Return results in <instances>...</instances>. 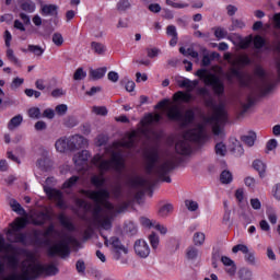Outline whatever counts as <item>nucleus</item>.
<instances>
[{"mask_svg":"<svg viewBox=\"0 0 280 280\" xmlns=\"http://www.w3.org/2000/svg\"><path fill=\"white\" fill-rule=\"evenodd\" d=\"M7 240L10 243H5L3 237L0 238V253H12V255L0 256V277L5 275V261L3 259H8V266L12 270H16L19 268V256L16 253H27L23 248H19L12 244H22L25 246L27 244V234L15 232L14 234H7Z\"/></svg>","mask_w":280,"mask_h":280,"instance_id":"nucleus-1","label":"nucleus"},{"mask_svg":"<svg viewBox=\"0 0 280 280\" xmlns=\"http://www.w3.org/2000/svg\"><path fill=\"white\" fill-rule=\"evenodd\" d=\"M255 73L256 80L254 82V88H252V93H256L258 97L270 95V93H272L280 84V71H257Z\"/></svg>","mask_w":280,"mask_h":280,"instance_id":"nucleus-2","label":"nucleus"},{"mask_svg":"<svg viewBox=\"0 0 280 280\" xmlns=\"http://www.w3.org/2000/svg\"><path fill=\"white\" fill-rule=\"evenodd\" d=\"M205 139V127H202V125H199L198 128L195 129H188L184 133V139L176 142L175 151L182 156H189V154H191V143L202 145Z\"/></svg>","mask_w":280,"mask_h":280,"instance_id":"nucleus-3","label":"nucleus"},{"mask_svg":"<svg viewBox=\"0 0 280 280\" xmlns=\"http://www.w3.org/2000/svg\"><path fill=\"white\" fill-rule=\"evenodd\" d=\"M166 117L171 121H179L182 128H189L196 121V112L194 109H187L183 115V110H180L178 105H171L167 108Z\"/></svg>","mask_w":280,"mask_h":280,"instance_id":"nucleus-4","label":"nucleus"},{"mask_svg":"<svg viewBox=\"0 0 280 280\" xmlns=\"http://www.w3.org/2000/svg\"><path fill=\"white\" fill-rule=\"evenodd\" d=\"M92 163L100 170V172H108L109 170H115L116 172H121L124 170V160L121 155L117 152L112 154V160H104L100 154L94 155Z\"/></svg>","mask_w":280,"mask_h":280,"instance_id":"nucleus-5","label":"nucleus"},{"mask_svg":"<svg viewBox=\"0 0 280 280\" xmlns=\"http://www.w3.org/2000/svg\"><path fill=\"white\" fill-rule=\"evenodd\" d=\"M205 104L207 108H211L213 110L212 116H208L205 118L206 124H224L226 121V105L224 103L215 104L213 97L209 96L205 98Z\"/></svg>","mask_w":280,"mask_h":280,"instance_id":"nucleus-6","label":"nucleus"},{"mask_svg":"<svg viewBox=\"0 0 280 280\" xmlns=\"http://www.w3.org/2000/svg\"><path fill=\"white\" fill-rule=\"evenodd\" d=\"M196 75L199 80L206 84V86H210L218 97H222L224 95V82L215 75L212 74L211 71H197Z\"/></svg>","mask_w":280,"mask_h":280,"instance_id":"nucleus-7","label":"nucleus"},{"mask_svg":"<svg viewBox=\"0 0 280 280\" xmlns=\"http://www.w3.org/2000/svg\"><path fill=\"white\" fill-rule=\"evenodd\" d=\"M82 194L90 200H93V202H100L107 211H115V206L108 201L110 199V191L108 189L82 190Z\"/></svg>","mask_w":280,"mask_h":280,"instance_id":"nucleus-8","label":"nucleus"},{"mask_svg":"<svg viewBox=\"0 0 280 280\" xmlns=\"http://www.w3.org/2000/svg\"><path fill=\"white\" fill-rule=\"evenodd\" d=\"M43 272H45L47 277H56V275L60 272V269H58V267H56L52 264L47 265L46 267L43 265L30 266V269L24 272V279L25 280L38 279V277H40Z\"/></svg>","mask_w":280,"mask_h":280,"instance_id":"nucleus-9","label":"nucleus"},{"mask_svg":"<svg viewBox=\"0 0 280 280\" xmlns=\"http://www.w3.org/2000/svg\"><path fill=\"white\" fill-rule=\"evenodd\" d=\"M109 246H112L113 258L116 261H120V264H128V258L124 257V255H128L129 250L124 244H121V240L117 236H112L109 238Z\"/></svg>","mask_w":280,"mask_h":280,"instance_id":"nucleus-10","label":"nucleus"},{"mask_svg":"<svg viewBox=\"0 0 280 280\" xmlns=\"http://www.w3.org/2000/svg\"><path fill=\"white\" fill-rule=\"evenodd\" d=\"M173 170H176V162L174 160H167L155 170V176H158L162 183H172V177L167 176V174L173 172Z\"/></svg>","mask_w":280,"mask_h":280,"instance_id":"nucleus-11","label":"nucleus"},{"mask_svg":"<svg viewBox=\"0 0 280 280\" xmlns=\"http://www.w3.org/2000/svg\"><path fill=\"white\" fill-rule=\"evenodd\" d=\"M56 255H59L61 259H65L71 255V249H69V243L67 241H59L57 244L48 248V257H56Z\"/></svg>","mask_w":280,"mask_h":280,"instance_id":"nucleus-12","label":"nucleus"},{"mask_svg":"<svg viewBox=\"0 0 280 280\" xmlns=\"http://www.w3.org/2000/svg\"><path fill=\"white\" fill-rule=\"evenodd\" d=\"M252 44L254 45V49H261V47L266 45V39L259 35H256L255 37L249 35L238 39V47L241 49H248Z\"/></svg>","mask_w":280,"mask_h":280,"instance_id":"nucleus-13","label":"nucleus"},{"mask_svg":"<svg viewBox=\"0 0 280 280\" xmlns=\"http://www.w3.org/2000/svg\"><path fill=\"white\" fill-rule=\"evenodd\" d=\"M145 159H147V164H145L147 174L149 175L156 174V168L159 167V165L156 166V163H159V160L161 159V155L159 154V150L153 149L149 151L145 154Z\"/></svg>","mask_w":280,"mask_h":280,"instance_id":"nucleus-14","label":"nucleus"},{"mask_svg":"<svg viewBox=\"0 0 280 280\" xmlns=\"http://www.w3.org/2000/svg\"><path fill=\"white\" fill-rule=\"evenodd\" d=\"M44 191L50 200H55V202L59 209L68 208L67 202H65L62 191H60L56 188H51L49 186H44Z\"/></svg>","mask_w":280,"mask_h":280,"instance_id":"nucleus-15","label":"nucleus"},{"mask_svg":"<svg viewBox=\"0 0 280 280\" xmlns=\"http://www.w3.org/2000/svg\"><path fill=\"white\" fill-rule=\"evenodd\" d=\"M130 185L133 189H139V187H142L143 189H147L149 192L150 198H152V189L156 183L151 182L149 179H145L143 177H135L130 180Z\"/></svg>","mask_w":280,"mask_h":280,"instance_id":"nucleus-16","label":"nucleus"},{"mask_svg":"<svg viewBox=\"0 0 280 280\" xmlns=\"http://www.w3.org/2000/svg\"><path fill=\"white\" fill-rule=\"evenodd\" d=\"M243 253L244 259L249 266H255V252L248 249V246L244 244H237L232 248V253Z\"/></svg>","mask_w":280,"mask_h":280,"instance_id":"nucleus-17","label":"nucleus"},{"mask_svg":"<svg viewBox=\"0 0 280 280\" xmlns=\"http://www.w3.org/2000/svg\"><path fill=\"white\" fill-rule=\"evenodd\" d=\"M133 250L141 259L150 257V245H148V242L144 240H137L133 245Z\"/></svg>","mask_w":280,"mask_h":280,"instance_id":"nucleus-18","label":"nucleus"},{"mask_svg":"<svg viewBox=\"0 0 280 280\" xmlns=\"http://www.w3.org/2000/svg\"><path fill=\"white\" fill-rule=\"evenodd\" d=\"M89 141L80 135H74L68 138L69 152H75V150H80V148H84Z\"/></svg>","mask_w":280,"mask_h":280,"instance_id":"nucleus-19","label":"nucleus"},{"mask_svg":"<svg viewBox=\"0 0 280 280\" xmlns=\"http://www.w3.org/2000/svg\"><path fill=\"white\" fill-rule=\"evenodd\" d=\"M176 84L180 88V89H187L188 93H191V91H194V89H196V86H198V84H200V82L198 80H189L187 78H176L175 79Z\"/></svg>","mask_w":280,"mask_h":280,"instance_id":"nucleus-20","label":"nucleus"},{"mask_svg":"<svg viewBox=\"0 0 280 280\" xmlns=\"http://www.w3.org/2000/svg\"><path fill=\"white\" fill-rule=\"evenodd\" d=\"M163 119V116L161 114H148L143 120H141V124L143 128H150V126H153V124H160Z\"/></svg>","mask_w":280,"mask_h":280,"instance_id":"nucleus-21","label":"nucleus"},{"mask_svg":"<svg viewBox=\"0 0 280 280\" xmlns=\"http://www.w3.org/2000/svg\"><path fill=\"white\" fill-rule=\"evenodd\" d=\"M42 16H58V5L56 4H42L40 5Z\"/></svg>","mask_w":280,"mask_h":280,"instance_id":"nucleus-22","label":"nucleus"},{"mask_svg":"<svg viewBox=\"0 0 280 280\" xmlns=\"http://www.w3.org/2000/svg\"><path fill=\"white\" fill-rule=\"evenodd\" d=\"M32 242L35 246H45V244H47L49 241L45 238L43 231L35 230L32 234Z\"/></svg>","mask_w":280,"mask_h":280,"instance_id":"nucleus-23","label":"nucleus"},{"mask_svg":"<svg viewBox=\"0 0 280 280\" xmlns=\"http://www.w3.org/2000/svg\"><path fill=\"white\" fill-rule=\"evenodd\" d=\"M89 159H91V152H89L88 150H82L77 155H74L73 162L74 165H84V163H86Z\"/></svg>","mask_w":280,"mask_h":280,"instance_id":"nucleus-24","label":"nucleus"},{"mask_svg":"<svg viewBox=\"0 0 280 280\" xmlns=\"http://www.w3.org/2000/svg\"><path fill=\"white\" fill-rule=\"evenodd\" d=\"M104 173L101 171L100 175H93L90 179L91 185L96 187V189H102L104 185H106V178L104 177Z\"/></svg>","mask_w":280,"mask_h":280,"instance_id":"nucleus-25","label":"nucleus"},{"mask_svg":"<svg viewBox=\"0 0 280 280\" xmlns=\"http://www.w3.org/2000/svg\"><path fill=\"white\" fill-rule=\"evenodd\" d=\"M166 34L167 36L172 37L170 40L171 47H176V45L178 44V31H176V26L168 25L166 27Z\"/></svg>","mask_w":280,"mask_h":280,"instance_id":"nucleus-26","label":"nucleus"},{"mask_svg":"<svg viewBox=\"0 0 280 280\" xmlns=\"http://www.w3.org/2000/svg\"><path fill=\"white\" fill-rule=\"evenodd\" d=\"M186 259L188 261H196L200 259V249H198L196 246H189L186 249Z\"/></svg>","mask_w":280,"mask_h":280,"instance_id":"nucleus-27","label":"nucleus"},{"mask_svg":"<svg viewBox=\"0 0 280 280\" xmlns=\"http://www.w3.org/2000/svg\"><path fill=\"white\" fill-rule=\"evenodd\" d=\"M20 8L28 14L36 12V3L32 0H20Z\"/></svg>","mask_w":280,"mask_h":280,"instance_id":"nucleus-28","label":"nucleus"},{"mask_svg":"<svg viewBox=\"0 0 280 280\" xmlns=\"http://www.w3.org/2000/svg\"><path fill=\"white\" fill-rule=\"evenodd\" d=\"M241 141L248 145V148H253L255 145V141H257V133L255 131H248L247 135L241 137Z\"/></svg>","mask_w":280,"mask_h":280,"instance_id":"nucleus-29","label":"nucleus"},{"mask_svg":"<svg viewBox=\"0 0 280 280\" xmlns=\"http://www.w3.org/2000/svg\"><path fill=\"white\" fill-rule=\"evenodd\" d=\"M214 58H220V55L218 52H208L207 49H203L201 65L203 67H209V65H211V60H214Z\"/></svg>","mask_w":280,"mask_h":280,"instance_id":"nucleus-30","label":"nucleus"},{"mask_svg":"<svg viewBox=\"0 0 280 280\" xmlns=\"http://www.w3.org/2000/svg\"><path fill=\"white\" fill-rule=\"evenodd\" d=\"M49 213L47 212H39L35 219H33V224L35 226H44L47 220H50Z\"/></svg>","mask_w":280,"mask_h":280,"instance_id":"nucleus-31","label":"nucleus"},{"mask_svg":"<svg viewBox=\"0 0 280 280\" xmlns=\"http://www.w3.org/2000/svg\"><path fill=\"white\" fill-rule=\"evenodd\" d=\"M57 152H67L69 151V138H60L55 143Z\"/></svg>","mask_w":280,"mask_h":280,"instance_id":"nucleus-32","label":"nucleus"},{"mask_svg":"<svg viewBox=\"0 0 280 280\" xmlns=\"http://www.w3.org/2000/svg\"><path fill=\"white\" fill-rule=\"evenodd\" d=\"M253 167L256 170V172H258L261 178H266V163H264L261 160H255L253 162Z\"/></svg>","mask_w":280,"mask_h":280,"instance_id":"nucleus-33","label":"nucleus"},{"mask_svg":"<svg viewBox=\"0 0 280 280\" xmlns=\"http://www.w3.org/2000/svg\"><path fill=\"white\" fill-rule=\"evenodd\" d=\"M124 231L127 235H130V237L139 233V229L137 228V224H135V222H131V221L125 223Z\"/></svg>","mask_w":280,"mask_h":280,"instance_id":"nucleus-34","label":"nucleus"},{"mask_svg":"<svg viewBox=\"0 0 280 280\" xmlns=\"http://www.w3.org/2000/svg\"><path fill=\"white\" fill-rule=\"evenodd\" d=\"M166 5H170V8H175L176 10L189 8V3L183 0H166Z\"/></svg>","mask_w":280,"mask_h":280,"instance_id":"nucleus-35","label":"nucleus"},{"mask_svg":"<svg viewBox=\"0 0 280 280\" xmlns=\"http://www.w3.org/2000/svg\"><path fill=\"white\" fill-rule=\"evenodd\" d=\"M58 220L61 226H63V229H67V231H75V225H73V223L68 220L65 214H59Z\"/></svg>","mask_w":280,"mask_h":280,"instance_id":"nucleus-36","label":"nucleus"},{"mask_svg":"<svg viewBox=\"0 0 280 280\" xmlns=\"http://www.w3.org/2000/svg\"><path fill=\"white\" fill-rule=\"evenodd\" d=\"M222 259V249L220 247L212 248L211 261L212 267L218 268V261Z\"/></svg>","mask_w":280,"mask_h":280,"instance_id":"nucleus-37","label":"nucleus"},{"mask_svg":"<svg viewBox=\"0 0 280 280\" xmlns=\"http://www.w3.org/2000/svg\"><path fill=\"white\" fill-rule=\"evenodd\" d=\"M23 124V116L21 114L14 116L10 119L8 122L9 130H14L15 128H19Z\"/></svg>","mask_w":280,"mask_h":280,"instance_id":"nucleus-38","label":"nucleus"},{"mask_svg":"<svg viewBox=\"0 0 280 280\" xmlns=\"http://www.w3.org/2000/svg\"><path fill=\"white\" fill-rule=\"evenodd\" d=\"M175 97L179 102H184V104H189V102H191L194 96L189 92H182V91H179V92H177L175 94Z\"/></svg>","mask_w":280,"mask_h":280,"instance_id":"nucleus-39","label":"nucleus"},{"mask_svg":"<svg viewBox=\"0 0 280 280\" xmlns=\"http://www.w3.org/2000/svg\"><path fill=\"white\" fill-rule=\"evenodd\" d=\"M25 229V224L23 222L11 223V229L8 230L7 235H14V233H21Z\"/></svg>","mask_w":280,"mask_h":280,"instance_id":"nucleus-40","label":"nucleus"},{"mask_svg":"<svg viewBox=\"0 0 280 280\" xmlns=\"http://www.w3.org/2000/svg\"><path fill=\"white\" fill-rule=\"evenodd\" d=\"M10 207H11L12 211L18 213L19 215H25V213H26L25 209L23 207H21V203H19V201H16V199L10 200Z\"/></svg>","mask_w":280,"mask_h":280,"instance_id":"nucleus-41","label":"nucleus"},{"mask_svg":"<svg viewBox=\"0 0 280 280\" xmlns=\"http://www.w3.org/2000/svg\"><path fill=\"white\" fill-rule=\"evenodd\" d=\"M172 211H174V206L172 203H166L159 209L158 213L161 218H167Z\"/></svg>","mask_w":280,"mask_h":280,"instance_id":"nucleus-42","label":"nucleus"},{"mask_svg":"<svg viewBox=\"0 0 280 280\" xmlns=\"http://www.w3.org/2000/svg\"><path fill=\"white\" fill-rule=\"evenodd\" d=\"M214 36L218 40H222L229 36V31L222 26H217L213 28Z\"/></svg>","mask_w":280,"mask_h":280,"instance_id":"nucleus-43","label":"nucleus"},{"mask_svg":"<svg viewBox=\"0 0 280 280\" xmlns=\"http://www.w3.org/2000/svg\"><path fill=\"white\" fill-rule=\"evenodd\" d=\"M242 112L241 115H245V113H248V110L250 109L252 106H255V97H253V94H249L247 96V103H242Z\"/></svg>","mask_w":280,"mask_h":280,"instance_id":"nucleus-44","label":"nucleus"},{"mask_svg":"<svg viewBox=\"0 0 280 280\" xmlns=\"http://www.w3.org/2000/svg\"><path fill=\"white\" fill-rule=\"evenodd\" d=\"M220 180L223 185H231V183H233V174L231 171L224 170L220 175Z\"/></svg>","mask_w":280,"mask_h":280,"instance_id":"nucleus-45","label":"nucleus"},{"mask_svg":"<svg viewBox=\"0 0 280 280\" xmlns=\"http://www.w3.org/2000/svg\"><path fill=\"white\" fill-rule=\"evenodd\" d=\"M179 52L183 54V56H190V58L198 59V51L194 49V47H188L187 49L185 47L179 48Z\"/></svg>","mask_w":280,"mask_h":280,"instance_id":"nucleus-46","label":"nucleus"},{"mask_svg":"<svg viewBox=\"0 0 280 280\" xmlns=\"http://www.w3.org/2000/svg\"><path fill=\"white\" fill-rule=\"evenodd\" d=\"M238 279H241V280H253V271L248 268L240 269Z\"/></svg>","mask_w":280,"mask_h":280,"instance_id":"nucleus-47","label":"nucleus"},{"mask_svg":"<svg viewBox=\"0 0 280 280\" xmlns=\"http://www.w3.org/2000/svg\"><path fill=\"white\" fill-rule=\"evenodd\" d=\"M27 51L34 56H43L45 54V49L38 45H28Z\"/></svg>","mask_w":280,"mask_h":280,"instance_id":"nucleus-48","label":"nucleus"},{"mask_svg":"<svg viewBox=\"0 0 280 280\" xmlns=\"http://www.w3.org/2000/svg\"><path fill=\"white\" fill-rule=\"evenodd\" d=\"M205 240H206L205 233L197 232L194 234L192 242L195 246H202L205 244Z\"/></svg>","mask_w":280,"mask_h":280,"instance_id":"nucleus-49","label":"nucleus"},{"mask_svg":"<svg viewBox=\"0 0 280 280\" xmlns=\"http://www.w3.org/2000/svg\"><path fill=\"white\" fill-rule=\"evenodd\" d=\"M149 242L151 244V247L156 250V248H159V244H160V238H159V234L156 232H152L149 235Z\"/></svg>","mask_w":280,"mask_h":280,"instance_id":"nucleus-50","label":"nucleus"},{"mask_svg":"<svg viewBox=\"0 0 280 280\" xmlns=\"http://www.w3.org/2000/svg\"><path fill=\"white\" fill-rule=\"evenodd\" d=\"M246 24L242 20L233 19L232 25L230 26V32H235V30H244Z\"/></svg>","mask_w":280,"mask_h":280,"instance_id":"nucleus-51","label":"nucleus"},{"mask_svg":"<svg viewBox=\"0 0 280 280\" xmlns=\"http://www.w3.org/2000/svg\"><path fill=\"white\" fill-rule=\"evenodd\" d=\"M63 126H66V128H75V126H78V118L74 116H67L63 119Z\"/></svg>","mask_w":280,"mask_h":280,"instance_id":"nucleus-52","label":"nucleus"},{"mask_svg":"<svg viewBox=\"0 0 280 280\" xmlns=\"http://www.w3.org/2000/svg\"><path fill=\"white\" fill-rule=\"evenodd\" d=\"M80 180V177L77 175H73L68 180H66L62 185L63 189H71V187H74V185Z\"/></svg>","mask_w":280,"mask_h":280,"instance_id":"nucleus-53","label":"nucleus"},{"mask_svg":"<svg viewBox=\"0 0 280 280\" xmlns=\"http://www.w3.org/2000/svg\"><path fill=\"white\" fill-rule=\"evenodd\" d=\"M118 12H126V10H130V1L129 0H119L116 5Z\"/></svg>","mask_w":280,"mask_h":280,"instance_id":"nucleus-54","label":"nucleus"},{"mask_svg":"<svg viewBox=\"0 0 280 280\" xmlns=\"http://www.w3.org/2000/svg\"><path fill=\"white\" fill-rule=\"evenodd\" d=\"M214 150L219 156H226V144L219 142L215 144Z\"/></svg>","mask_w":280,"mask_h":280,"instance_id":"nucleus-55","label":"nucleus"},{"mask_svg":"<svg viewBox=\"0 0 280 280\" xmlns=\"http://www.w3.org/2000/svg\"><path fill=\"white\" fill-rule=\"evenodd\" d=\"M147 56L151 59L159 58L161 56V49L156 47L147 48Z\"/></svg>","mask_w":280,"mask_h":280,"instance_id":"nucleus-56","label":"nucleus"},{"mask_svg":"<svg viewBox=\"0 0 280 280\" xmlns=\"http://www.w3.org/2000/svg\"><path fill=\"white\" fill-rule=\"evenodd\" d=\"M97 224H100L102 226V229H104L105 231L110 230V228L113 226V223L110 222V219L106 218V219H97L96 220Z\"/></svg>","mask_w":280,"mask_h":280,"instance_id":"nucleus-57","label":"nucleus"},{"mask_svg":"<svg viewBox=\"0 0 280 280\" xmlns=\"http://www.w3.org/2000/svg\"><path fill=\"white\" fill-rule=\"evenodd\" d=\"M28 117H31V119H40V117H43V115H40V108H38V107L30 108Z\"/></svg>","mask_w":280,"mask_h":280,"instance_id":"nucleus-58","label":"nucleus"},{"mask_svg":"<svg viewBox=\"0 0 280 280\" xmlns=\"http://www.w3.org/2000/svg\"><path fill=\"white\" fill-rule=\"evenodd\" d=\"M185 207L186 209H188V211H191V212L198 211V208H199L198 203L191 199L185 200Z\"/></svg>","mask_w":280,"mask_h":280,"instance_id":"nucleus-59","label":"nucleus"},{"mask_svg":"<svg viewBox=\"0 0 280 280\" xmlns=\"http://www.w3.org/2000/svg\"><path fill=\"white\" fill-rule=\"evenodd\" d=\"M52 43L54 45H56L57 47H61V45L65 43V38L62 37V34L60 33H55L52 35Z\"/></svg>","mask_w":280,"mask_h":280,"instance_id":"nucleus-60","label":"nucleus"},{"mask_svg":"<svg viewBox=\"0 0 280 280\" xmlns=\"http://www.w3.org/2000/svg\"><path fill=\"white\" fill-rule=\"evenodd\" d=\"M57 115H59L60 117L67 115V110H69V107L66 104H60L57 105L55 108Z\"/></svg>","mask_w":280,"mask_h":280,"instance_id":"nucleus-61","label":"nucleus"},{"mask_svg":"<svg viewBox=\"0 0 280 280\" xmlns=\"http://www.w3.org/2000/svg\"><path fill=\"white\" fill-rule=\"evenodd\" d=\"M267 218L271 224H277V213L272 208L267 210Z\"/></svg>","mask_w":280,"mask_h":280,"instance_id":"nucleus-62","label":"nucleus"},{"mask_svg":"<svg viewBox=\"0 0 280 280\" xmlns=\"http://www.w3.org/2000/svg\"><path fill=\"white\" fill-rule=\"evenodd\" d=\"M104 75H105L104 71H91L90 80H93V81L102 80V78H104Z\"/></svg>","mask_w":280,"mask_h":280,"instance_id":"nucleus-63","label":"nucleus"},{"mask_svg":"<svg viewBox=\"0 0 280 280\" xmlns=\"http://www.w3.org/2000/svg\"><path fill=\"white\" fill-rule=\"evenodd\" d=\"M92 49H94L95 54H104V51H106V48L96 42L92 43Z\"/></svg>","mask_w":280,"mask_h":280,"instance_id":"nucleus-64","label":"nucleus"}]
</instances>
